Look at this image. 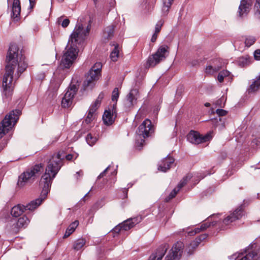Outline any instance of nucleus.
Listing matches in <instances>:
<instances>
[{
	"instance_id": "nucleus-48",
	"label": "nucleus",
	"mask_w": 260,
	"mask_h": 260,
	"mask_svg": "<svg viewBox=\"0 0 260 260\" xmlns=\"http://www.w3.org/2000/svg\"><path fill=\"white\" fill-rule=\"evenodd\" d=\"M29 7L30 9H32L36 4V0H29Z\"/></svg>"
},
{
	"instance_id": "nucleus-1",
	"label": "nucleus",
	"mask_w": 260,
	"mask_h": 260,
	"mask_svg": "<svg viewBox=\"0 0 260 260\" xmlns=\"http://www.w3.org/2000/svg\"><path fill=\"white\" fill-rule=\"evenodd\" d=\"M64 156H62L60 152L52 156L46 168L45 173L42 176L40 182V186L42 188L41 197L31 201L26 206L18 204L13 207L11 212L13 216L17 217L25 211L33 210L41 204L50 190L52 180L62 166L61 162Z\"/></svg>"
},
{
	"instance_id": "nucleus-20",
	"label": "nucleus",
	"mask_w": 260,
	"mask_h": 260,
	"mask_svg": "<svg viewBox=\"0 0 260 260\" xmlns=\"http://www.w3.org/2000/svg\"><path fill=\"white\" fill-rule=\"evenodd\" d=\"M209 221V219L208 220ZM216 224V221H214L211 223H209V221L206 222L202 224L200 228H196L194 231L188 232V234L190 236H193L197 233H200L201 231H204L209 228L211 225H214Z\"/></svg>"
},
{
	"instance_id": "nucleus-23",
	"label": "nucleus",
	"mask_w": 260,
	"mask_h": 260,
	"mask_svg": "<svg viewBox=\"0 0 260 260\" xmlns=\"http://www.w3.org/2000/svg\"><path fill=\"white\" fill-rule=\"evenodd\" d=\"M79 225V221L78 220H75L67 228L66 233L63 236V238H66L68 237L70 235H71L77 228V227Z\"/></svg>"
},
{
	"instance_id": "nucleus-29",
	"label": "nucleus",
	"mask_w": 260,
	"mask_h": 260,
	"mask_svg": "<svg viewBox=\"0 0 260 260\" xmlns=\"http://www.w3.org/2000/svg\"><path fill=\"white\" fill-rule=\"evenodd\" d=\"M208 237L207 234H202L198 236L195 240L193 241L190 244V246L192 248H196L201 241L206 239Z\"/></svg>"
},
{
	"instance_id": "nucleus-39",
	"label": "nucleus",
	"mask_w": 260,
	"mask_h": 260,
	"mask_svg": "<svg viewBox=\"0 0 260 260\" xmlns=\"http://www.w3.org/2000/svg\"><path fill=\"white\" fill-rule=\"evenodd\" d=\"M119 92H118V88L116 87L114 89L113 92H112V100L113 102H117L118 98H119Z\"/></svg>"
},
{
	"instance_id": "nucleus-49",
	"label": "nucleus",
	"mask_w": 260,
	"mask_h": 260,
	"mask_svg": "<svg viewBox=\"0 0 260 260\" xmlns=\"http://www.w3.org/2000/svg\"><path fill=\"white\" fill-rule=\"evenodd\" d=\"M66 158L67 160H70L73 158V155L72 154H68L66 156Z\"/></svg>"
},
{
	"instance_id": "nucleus-47",
	"label": "nucleus",
	"mask_w": 260,
	"mask_h": 260,
	"mask_svg": "<svg viewBox=\"0 0 260 260\" xmlns=\"http://www.w3.org/2000/svg\"><path fill=\"white\" fill-rule=\"evenodd\" d=\"M157 34L158 33L154 32V34L153 35L151 39V41L152 42H155L156 41L157 37Z\"/></svg>"
},
{
	"instance_id": "nucleus-12",
	"label": "nucleus",
	"mask_w": 260,
	"mask_h": 260,
	"mask_svg": "<svg viewBox=\"0 0 260 260\" xmlns=\"http://www.w3.org/2000/svg\"><path fill=\"white\" fill-rule=\"evenodd\" d=\"M183 243L178 241L174 244L171 251L165 258V260H179L182 253Z\"/></svg>"
},
{
	"instance_id": "nucleus-40",
	"label": "nucleus",
	"mask_w": 260,
	"mask_h": 260,
	"mask_svg": "<svg viewBox=\"0 0 260 260\" xmlns=\"http://www.w3.org/2000/svg\"><path fill=\"white\" fill-rule=\"evenodd\" d=\"M225 99L223 96H222L216 102L215 104L219 107H223L225 105Z\"/></svg>"
},
{
	"instance_id": "nucleus-18",
	"label": "nucleus",
	"mask_w": 260,
	"mask_h": 260,
	"mask_svg": "<svg viewBox=\"0 0 260 260\" xmlns=\"http://www.w3.org/2000/svg\"><path fill=\"white\" fill-rule=\"evenodd\" d=\"M174 162V159L171 156H168L162 160L161 164L158 166V170L166 172L170 169L171 165L173 164Z\"/></svg>"
},
{
	"instance_id": "nucleus-54",
	"label": "nucleus",
	"mask_w": 260,
	"mask_h": 260,
	"mask_svg": "<svg viewBox=\"0 0 260 260\" xmlns=\"http://www.w3.org/2000/svg\"><path fill=\"white\" fill-rule=\"evenodd\" d=\"M58 2H60V3H62L64 0H57Z\"/></svg>"
},
{
	"instance_id": "nucleus-22",
	"label": "nucleus",
	"mask_w": 260,
	"mask_h": 260,
	"mask_svg": "<svg viewBox=\"0 0 260 260\" xmlns=\"http://www.w3.org/2000/svg\"><path fill=\"white\" fill-rule=\"evenodd\" d=\"M162 2L161 16H166L168 15L173 1L170 0H162Z\"/></svg>"
},
{
	"instance_id": "nucleus-4",
	"label": "nucleus",
	"mask_w": 260,
	"mask_h": 260,
	"mask_svg": "<svg viewBox=\"0 0 260 260\" xmlns=\"http://www.w3.org/2000/svg\"><path fill=\"white\" fill-rule=\"evenodd\" d=\"M43 171V166L42 164L36 165L27 169L19 176L17 184L18 187L23 188L28 183L33 181Z\"/></svg>"
},
{
	"instance_id": "nucleus-43",
	"label": "nucleus",
	"mask_w": 260,
	"mask_h": 260,
	"mask_svg": "<svg viewBox=\"0 0 260 260\" xmlns=\"http://www.w3.org/2000/svg\"><path fill=\"white\" fill-rule=\"evenodd\" d=\"M255 8L257 9L255 15L260 18V0H256V3L254 6Z\"/></svg>"
},
{
	"instance_id": "nucleus-55",
	"label": "nucleus",
	"mask_w": 260,
	"mask_h": 260,
	"mask_svg": "<svg viewBox=\"0 0 260 260\" xmlns=\"http://www.w3.org/2000/svg\"><path fill=\"white\" fill-rule=\"evenodd\" d=\"M97 0H94V3H95Z\"/></svg>"
},
{
	"instance_id": "nucleus-41",
	"label": "nucleus",
	"mask_w": 260,
	"mask_h": 260,
	"mask_svg": "<svg viewBox=\"0 0 260 260\" xmlns=\"http://www.w3.org/2000/svg\"><path fill=\"white\" fill-rule=\"evenodd\" d=\"M179 191V189L177 188H174L173 191L170 193L169 196L166 199V201L168 202L173 198L175 197L178 192Z\"/></svg>"
},
{
	"instance_id": "nucleus-13",
	"label": "nucleus",
	"mask_w": 260,
	"mask_h": 260,
	"mask_svg": "<svg viewBox=\"0 0 260 260\" xmlns=\"http://www.w3.org/2000/svg\"><path fill=\"white\" fill-rule=\"evenodd\" d=\"M211 138L210 134H207L204 136L200 135V134L193 131H191L187 136V140L194 144H199L201 143L209 141Z\"/></svg>"
},
{
	"instance_id": "nucleus-34",
	"label": "nucleus",
	"mask_w": 260,
	"mask_h": 260,
	"mask_svg": "<svg viewBox=\"0 0 260 260\" xmlns=\"http://www.w3.org/2000/svg\"><path fill=\"white\" fill-rule=\"evenodd\" d=\"M104 98V93L101 92L99 94V95L98 98L96 99V101H95V102L92 105H91V106L94 107V108L98 109V108L100 106L101 101H102V100Z\"/></svg>"
},
{
	"instance_id": "nucleus-33",
	"label": "nucleus",
	"mask_w": 260,
	"mask_h": 260,
	"mask_svg": "<svg viewBox=\"0 0 260 260\" xmlns=\"http://www.w3.org/2000/svg\"><path fill=\"white\" fill-rule=\"evenodd\" d=\"M256 39L255 37L251 36H246L245 38V46L247 47H249L251 45H252L256 41Z\"/></svg>"
},
{
	"instance_id": "nucleus-17",
	"label": "nucleus",
	"mask_w": 260,
	"mask_h": 260,
	"mask_svg": "<svg viewBox=\"0 0 260 260\" xmlns=\"http://www.w3.org/2000/svg\"><path fill=\"white\" fill-rule=\"evenodd\" d=\"M168 248V245L166 244L160 246L155 253L150 256L149 260H161Z\"/></svg>"
},
{
	"instance_id": "nucleus-37",
	"label": "nucleus",
	"mask_w": 260,
	"mask_h": 260,
	"mask_svg": "<svg viewBox=\"0 0 260 260\" xmlns=\"http://www.w3.org/2000/svg\"><path fill=\"white\" fill-rule=\"evenodd\" d=\"M57 23L60 24L63 27H66L69 25L70 20L68 18L64 19L63 16H61L58 18Z\"/></svg>"
},
{
	"instance_id": "nucleus-52",
	"label": "nucleus",
	"mask_w": 260,
	"mask_h": 260,
	"mask_svg": "<svg viewBox=\"0 0 260 260\" xmlns=\"http://www.w3.org/2000/svg\"><path fill=\"white\" fill-rule=\"evenodd\" d=\"M205 106L206 107H209V106H210V103H205Z\"/></svg>"
},
{
	"instance_id": "nucleus-45",
	"label": "nucleus",
	"mask_w": 260,
	"mask_h": 260,
	"mask_svg": "<svg viewBox=\"0 0 260 260\" xmlns=\"http://www.w3.org/2000/svg\"><path fill=\"white\" fill-rule=\"evenodd\" d=\"M254 57L256 60H260V49H257L254 51Z\"/></svg>"
},
{
	"instance_id": "nucleus-8",
	"label": "nucleus",
	"mask_w": 260,
	"mask_h": 260,
	"mask_svg": "<svg viewBox=\"0 0 260 260\" xmlns=\"http://www.w3.org/2000/svg\"><path fill=\"white\" fill-rule=\"evenodd\" d=\"M169 47L166 45L160 46L154 54L149 56L147 60V64L149 67H154L166 58V54L168 53Z\"/></svg>"
},
{
	"instance_id": "nucleus-25",
	"label": "nucleus",
	"mask_w": 260,
	"mask_h": 260,
	"mask_svg": "<svg viewBox=\"0 0 260 260\" xmlns=\"http://www.w3.org/2000/svg\"><path fill=\"white\" fill-rule=\"evenodd\" d=\"M96 110L97 109L94 108V107L90 106L87 116L85 120L86 123L88 124L90 123L95 118L96 116L95 112Z\"/></svg>"
},
{
	"instance_id": "nucleus-9",
	"label": "nucleus",
	"mask_w": 260,
	"mask_h": 260,
	"mask_svg": "<svg viewBox=\"0 0 260 260\" xmlns=\"http://www.w3.org/2000/svg\"><path fill=\"white\" fill-rule=\"evenodd\" d=\"M139 98V92L138 89H132L125 97L124 100L123 105L126 110L132 109L137 103V100Z\"/></svg>"
},
{
	"instance_id": "nucleus-21",
	"label": "nucleus",
	"mask_w": 260,
	"mask_h": 260,
	"mask_svg": "<svg viewBox=\"0 0 260 260\" xmlns=\"http://www.w3.org/2000/svg\"><path fill=\"white\" fill-rule=\"evenodd\" d=\"M115 117L110 111H105L103 116V120L105 124L111 125L114 121Z\"/></svg>"
},
{
	"instance_id": "nucleus-15",
	"label": "nucleus",
	"mask_w": 260,
	"mask_h": 260,
	"mask_svg": "<svg viewBox=\"0 0 260 260\" xmlns=\"http://www.w3.org/2000/svg\"><path fill=\"white\" fill-rule=\"evenodd\" d=\"M252 5V0H241L238 10L239 16L242 17L246 16L250 11Z\"/></svg>"
},
{
	"instance_id": "nucleus-51",
	"label": "nucleus",
	"mask_w": 260,
	"mask_h": 260,
	"mask_svg": "<svg viewBox=\"0 0 260 260\" xmlns=\"http://www.w3.org/2000/svg\"><path fill=\"white\" fill-rule=\"evenodd\" d=\"M123 192H125V195L124 196V198L127 197V190L126 189H123Z\"/></svg>"
},
{
	"instance_id": "nucleus-26",
	"label": "nucleus",
	"mask_w": 260,
	"mask_h": 260,
	"mask_svg": "<svg viewBox=\"0 0 260 260\" xmlns=\"http://www.w3.org/2000/svg\"><path fill=\"white\" fill-rule=\"evenodd\" d=\"M221 68V65H216L214 62L213 64H209L206 67L205 72L208 74H213L218 72Z\"/></svg>"
},
{
	"instance_id": "nucleus-10",
	"label": "nucleus",
	"mask_w": 260,
	"mask_h": 260,
	"mask_svg": "<svg viewBox=\"0 0 260 260\" xmlns=\"http://www.w3.org/2000/svg\"><path fill=\"white\" fill-rule=\"evenodd\" d=\"M142 218L139 216L129 218L115 227L113 231L115 233H118L122 231H128L133 228L136 224L140 222Z\"/></svg>"
},
{
	"instance_id": "nucleus-16",
	"label": "nucleus",
	"mask_w": 260,
	"mask_h": 260,
	"mask_svg": "<svg viewBox=\"0 0 260 260\" xmlns=\"http://www.w3.org/2000/svg\"><path fill=\"white\" fill-rule=\"evenodd\" d=\"M13 221L14 222L13 230L15 232H17L21 229L25 228L28 225L30 221L27 216H23L17 221L14 220Z\"/></svg>"
},
{
	"instance_id": "nucleus-42",
	"label": "nucleus",
	"mask_w": 260,
	"mask_h": 260,
	"mask_svg": "<svg viewBox=\"0 0 260 260\" xmlns=\"http://www.w3.org/2000/svg\"><path fill=\"white\" fill-rule=\"evenodd\" d=\"M164 23V21L162 20H160L157 22L155 27V32L158 34L159 32Z\"/></svg>"
},
{
	"instance_id": "nucleus-53",
	"label": "nucleus",
	"mask_w": 260,
	"mask_h": 260,
	"mask_svg": "<svg viewBox=\"0 0 260 260\" xmlns=\"http://www.w3.org/2000/svg\"><path fill=\"white\" fill-rule=\"evenodd\" d=\"M89 192H87L85 196L83 198V200H84V199L85 198V197L87 196V194H88Z\"/></svg>"
},
{
	"instance_id": "nucleus-14",
	"label": "nucleus",
	"mask_w": 260,
	"mask_h": 260,
	"mask_svg": "<svg viewBox=\"0 0 260 260\" xmlns=\"http://www.w3.org/2000/svg\"><path fill=\"white\" fill-rule=\"evenodd\" d=\"M244 215L243 208L242 206L237 208L234 212L231 214L229 216H227L223 221V222L225 225H229L231 223L239 219Z\"/></svg>"
},
{
	"instance_id": "nucleus-44",
	"label": "nucleus",
	"mask_w": 260,
	"mask_h": 260,
	"mask_svg": "<svg viewBox=\"0 0 260 260\" xmlns=\"http://www.w3.org/2000/svg\"><path fill=\"white\" fill-rule=\"evenodd\" d=\"M216 113L219 116H225L227 114V111L223 109H218L216 110Z\"/></svg>"
},
{
	"instance_id": "nucleus-19",
	"label": "nucleus",
	"mask_w": 260,
	"mask_h": 260,
	"mask_svg": "<svg viewBox=\"0 0 260 260\" xmlns=\"http://www.w3.org/2000/svg\"><path fill=\"white\" fill-rule=\"evenodd\" d=\"M11 17L15 21H18L21 12L19 0H13Z\"/></svg>"
},
{
	"instance_id": "nucleus-28",
	"label": "nucleus",
	"mask_w": 260,
	"mask_h": 260,
	"mask_svg": "<svg viewBox=\"0 0 260 260\" xmlns=\"http://www.w3.org/2000/svg\"><path fill=\"white\" fill-rule=\"evenodd\" d=\"M251 58L249 56L246 55L239 57L238 59V64L241 67H245L251 63Z\"/></svg>"
},
{
	"instance_id": "nucleus-11",
	"label": "nucleus",
	"mask_w": 260,
	"mask_h": 260,
	"mask_svg": "<svg viewBox=\"0 0 260 260\" xmlns=\"http://www.w3.org/2000/svg\"><path fill=\"white\" fill-rule=\"evenodd\" d=\"M78 88L76 85L72 84L70 86L62 99L61 105L63 108H69L72 105L73 98Z\"/></svg>"
},
{
	"instance_id": "nucleus-30",
	"label": "nucleus",
	"mask_w": 260,
	"mask_h": 260,
	"mask_svg": "<svg viewBox=\"0 0 260 260\" xmlns=\"http://www.w3.org/2000/svg\"><path fill=\"white\" fill-rule=\"evenodd\" d=\"M115 26L113 25H110L106 27L104 31V37L107 39H110L113 35Z\"/></svg>"
},
{
	"instance_id": "nucleus-32",
	"label": "nucleus",
	"mask_w": 260,
	"mask_h": 260,
	"mask_svg": "<svg viewBox=\"0 0 260 260\" xmlns=\"http://www.w3.org/2000/svg\"><path fill=\"white\" fill-rule=\"evenodd\" d=\"M114 48L113 49L112 51L110 54V58L113 61H117L118 56H119V49H118V45L114 44Z\"/></svg>"
},
{
	"instance_id": "nucleus-3",
	"label": "nucleus",
	"mask_w": 260,
	"mask_h": 260,
	"mask_svg": "<svg viewBox=\"0 0 260 260\" xmlns=\"http://www.w3.org/2000/svg\"><path fill=\"white\" fill-rule=\"evenodd\" d=\"M90 28L89 25L85 26L78 21L65 49L60 64V68L68 69L72 65L78 54V45L84 41L89 34Z\"/></svg>"
},
{
	"instance_id": "nucleus-35",
	"label": "nucleus",
	"mask_w": 260,
	"mask_h": 260,
	"mask_svg": "<svg viewBox=\"0 0 260 260\" xmlns=\"http://www.w3.org/2000/svg\"><path fill=\"white\" fill-rule=\"evenodd\" d=\"M192 176L190 174H188L185 177H184L180 182L177 186V188L179 190L184 186L187 183V182L191 179Z\"/></svg>"
},
{
	"instance_id": "nucleus-27",
	"label": "nucleus",
	"mask_w": 260,
	"mask_h": 260,
	"mask_svg": "<svg viewBox=\"0 0 260 260\" xmlns=\"http://www.w3.org/2000/svg\"><path fill=\"white\" fill-rule=\"evenodd\" d=\"M260 87V75L256 78V80L250 86L248 91L249 93H252L256 91Z\"/></svg>"
},
{
	"instance_id": "nucleus-7",
	"label": "nucleus",
	"mask_w": 260,
	"mask_h": 260,
	"mask_svg": "<svg viewBox=\"0 0 260 260\" xmlns=\"http://www.w3.org/2000/svg\"><path fill=\"white\" fill-rule=\"evenodd\" d=\"M102 64L101 62H96L90 69L88 73L85 80L84 82L83 86L85 87L92 86L95 82L100 78L101 74Z\"/></svg>"
},
{
	"instance_id": "nucleus-36",
	"label": "nucleus",
	"mask_w": 260,
	"mask_h": 260,
	"mask_svg": "<svg viewBox=\"0 0 260 260\" xmlns=\"http://www.w3.org/2000/svg\"><path fill=\"white\" fill-rule=\"evenodd\" d=\"M229 75L230 72L228 71L223 70L218 74V75L217 76L218 81L220 83L223 82L224 78L225 77L229 76Z\"/></svg>"
},
{
	"instance_id": "nucleus-6",
	"label": "nucleus",
	"mask_w": 260,
	"mask_h": 260,
	"mask_svg": "<svg viewBox=\"0 0 260 260\" xmlns=\"http://www.w3.org/2000/svg\"><path fill=\"white\" fill-rule=\"evenodd\" d=\"M153 132V126L151 121L149 119H147L144 120L139 126L138 134L139 136L140 139H137L136 146L139 149H141L145 142V140L141 138V136L143 138L148 137Z\"/></svg>"
},
{
	"instance_id": "nucleus-5",
	"label": "nucleus",
	"mask_w": 260,
	"mask_h": 260,
	"mask_svg": "<svg viewBox=\"0 0 260 260\" xmlns=\"http://www.w3.org/2000/svg\"><path fill=\"white\" fill-rule=\"evenodd\" d=\"M21 114L19 110H13L7 115L0 123V139L12 128V123L15 124Z\"/></svg>"
},
{
	"instance_id": "nucleus-38",
	"label": "nucleus",
	"mask_w": 260,
	"mask_h": 260,
	"mask_svg": "<svg viewBox=\"0 0 260 260\" xmlns=\"http://www.w3.org/2000/svg\"><path fill=\"white\" fill-rule=\"evenodd\" d=\"M86 141L90 146H93L97 141L96 137H93L90 134L87 135Z\"/></svg>"
},
{
	"instance_id": "nucleus-46",
	"label": "nucleus",
	"mask_w": 260,
	"mask_h": 260,
	"mask_svg": "<svg viewBox=\"0 0 260 260\" xmlns=\"http://www.w3.org/2000/svg\"><path fill=\"white\" fill-rule=\"evenodd\" d=\"M109 167H108L103 172H102L98 177V179H100L105 176L106 172L109 169Z\"/></svg>"
},
{
	"instance_id": "nucleus-50",
	"label": "nucleus",
	"mask_w": 260,
	"mask_h": 260,
	"mask_svg": "<svg viewBox=\"0 0 260 260\" xmlns=\"http://www.w3.org/2000/svg\"><path fill=\"white\" fill-rule=\"evenodd\" d=\"M77 175H79L80 176H82L83 175V172L82 171H80L79 172H77V173H76Z\"/></svg>"
},
{
	"instance_id": "nucleus-31",
	"label": "nucleus",
	"mask_w": 260,
	"mask_h": 260,
	"mask_svg": "<svg viewBox=\"0 0 260 260\" xmlns=\"http://www.w3.org/2000/svg\"><path fill=\"white\" fill-rule=\"evenodd\" d=\"M85 243L86 241L84 239H79L75 241L73 245V248L76 250H79L85 245Z\"/></svg>"
},
{
	"instance_id": "nucleus-2",
	"label": "nucleus",
	"mask_w": 260,
	"mask_h": 260,
	"mask_svg": "<svg viewBox=\"0 0 260 260\" xmlns=\"http://www.w3.org/2000/svg\"><path fill=\"white\" fill-rule=\"evenodd\" d=\"M6 72L3 79V88L5 94H11L13 78L17 79L26 70L27 64L25 56L15 44L11 45L7 53Z\"/></svg>"
},
{
	"instance_id": "nucleus-24",
	"label": "nucleus",
	"mask_w": 260,
	"mask_h": 260,
	"mask_svg": "<svg viewBox=\"0 0 260 260\" xmlns=\"http://www.w3.org/2000/svg\"><path fill=\"white\" fill-rule=\"evenodd\" d=\"M238 260H260V253L258 254L255 251H252Z\"/></svg>"
}]
</instances>
